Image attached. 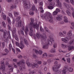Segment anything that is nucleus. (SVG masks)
Returning a JSON list of instances; mask_svg holds the SVG:
<instances>
[{
	"instance_id": "obj_1",
	"label": "nucleus",
	"mask_w": 74,
	"mask_h": 74,
	"mask_svg": "<svg viewBox=\"0 0 74 74\" xmlns=\"http://www.w3.org/2000/svg\"><path fill=\"white\" fill-rule=\"evenodd\" d=\"M47 15L45 16H44L43 14H42L41 15V16L42 18V19H45L46 20H47V21H48L49 20V18L48 17V16L49 18H50V20H49V22L51 23H53V17H52V16L51 15V14L49 12H47V14H46Z\"/></svg>"
},
{
	"instance_id": "obj_2",
	"label": "nucleus",
	"mask_w": 74,
	"mask_h": 74,
	"mask_svg": "<svg viewBox=\"0 0 74 74\" xmlns=\"http://www.w3.org/2000/svg\"><path fill=\"white\" fill-rule=\"evenodd\" d=\"M54 41V39L53 38H50V40L49 39H47V43H45L44 42L43 40H41V44L42 45H43V48L44 49H48V45H52V42Z\"/></svg>"
},
{
	"instance_id": "obj_3",
	"label": "nucleus",
	"mask_w": 74,
	"mask_h": 74,
	"mask_svg": "<svg viewBox=\"0 0 74 74\" xmlns=\"http://www.w3.org/2000/svg\"><path fill=\"white\" fill-rule=\"evenodd\" d=\"M36 36L37 37L38 39H39L40 38H41V41H43L42 40H44L45 41L47 40V36L45 34L43 33L42 35L40 34L39 33L37 32L36 34Z\"/></svg>"
},
{
	"instance_id": "obj_4",
	"label": "nucleus",
	"mask_w": 74,
	"mask_h": 74,
	"mask_svg": "<svg viewBox=\"0 0 74 74\" xmlns=\"http://www.w3.org/2000/svg\"><path fill=\"white\" fill-rule=\"evenodd\" d=\"M60 67V64H59L57 65H54L52 67V69L53 71L56 72V73H58L60 72V71H59L58 69Z\"/></svg>"
},
{
	"instance_id": "obj_5",
	"label": "nucleus",
	"mask_w": 74,
	"mask_h": 74,
	"mask_svg": "<svg viewBox=\"0 0 74 74\" xmlns=\"http://www.w3.org/2000/svg\"><path fill=\"white\" fill-rule=\"evenodd\" d=\"M27 26L28 27L31 26L33 28H34V29H36H36L37 30H38V27H39V25H37V23H33V24L29 25H28Z\"/></svg>"
},
{
	"instance_id": "obj_6",
	"label": "nucleus",
	"mask_w": 74,
	"mask_h": 74,
	"mask_svg": "<svg viewBox=\"0 0 74 74\" xmlns=\"http://www.w3.org/2000/svg\"><path fill=\"white\" fill-rule=\"evenodd\" d=\"M1 68L3 71H5V63L3 62H1Z\"/></svg>"
},
{
	"instance_id": "obj_7",
	"label": "nucleus",
	"mask_w": 74,
	"mask_h": 74,
	"mask_svg": "<svg viewBox=\"0 0 74 74\" xmlns=\"http://www.w3.org/2000/svg\"><path fill=\"white\" fill-rule=\"evenodd\" d=\"M67 71H68V67L66 66H64V70L62 71V74H66V72H67Z\"/></svg>"
},
{
	"instance_id": "obj_8",
	"label": "nucleus",
	"mask_w": 74,
	"mask_h": 74,
	"mask_svg": "<svg viewBox=\"0 0 74 74\" xmlns=\"http://www.w3.org/2000/svg\"><path fill=\"white\" fill-rule=\"evenodd\" d=\"M16 46L19 47L21 49H23V48L25 47V45H24V47L23 46V45H21V44H20L21 45H19V43L17 42H16Z\"/></svg>"
},
{
	"instance_id": "obj_9",
	"label": "nucleus",
	"mask_w": 74,
	"mask_h": 74,
	"mask_svg": "<svg viewBox=\"0 0 74 74\" xmlns=\"http://www.w3.org/2000/svg\"><path fill=\"white\" fill-rule=\"evenodd\" d=\"M35 67L37 69L39 68V66L36 63H34L32 65V67L33 69L35 68Z\"/></svg>"
},
{
	"instance_id": "obj_10",
	"label": "nucleus",
	"mask_w": 74,
	"mask_h": 74,
	"mask_svg": "<svg viewBox=\"0 0 74 74\" xmlns=\"http://www.w3.org/2000/svg\"><path fill=\"white\" fill-rule=\"evenodd\" d=\"M57 3V4L58 7H59L60 9H62V4L59 1V0H56Z\"/></svg>"
},
{
	"instance_id": "obj_11",
	"label": "nucleus",
	"mask_w": 74,
	"mask_h": 74,
	"mask_svg": "<svg viewBox=\"0 0 74 74\" xmlns=\"http://www.w3.org/2000/svg\"><path fill=\"white\" fill-rule=\"evenodd\" d=\"M30 6H31V5L30 4H29L28 5V4L27 3H25L24 4V7L25 8H26L29 9V8H30Z\"/></svg>"
},
{
	"instance_id": "obj_12",
	"label": "nucleus",
	"mask_w": 74,
	"mask_h": 74,
	"mask_svg": "<svg viewBox=\"0 0 74 74\" xmlns=\"http://www.w3.org/2000/svg\"><path fill=\"white\" fill-rule=\"evenodd\" d=\"M35 52L36 54L39 53V55H42V51L41 50H39L38 51V50H35Z\"/></svg>"
},
{
	"instance_id": "obj_13",
	"label": "nucleus",
	"mask_w": 74,
	"mask_h": 74,
	"mask_svg": "<svg viewBox=\"0 0 74 74\" xmlns=\"http://www.w3.org/2000/svg\"><path fill=\"white\" fill-rule=\"evenodd\" d=\"M31 21V22L29 24H28L27 25V26H29L32 24H33V23H34V19L33 18H31L30 19Z\"/></svg>"
},
{
	"instance_id": "obj_14",
	"label": "nucleus",
	"mask_w": 74,
	"mask_h": 74,
	"mask_svg": "<svg viewBox=\"0 0 74 74\" xmlns=\"http://www.w3.org/2000/svg\"><path fill=\"white\" fill-rule=\"evenodd\" d=\"M43 5V2H41L40 3H39V5L40 6L39 7V9L42 10H43V8L42 7V5Z\"/></svg>"
},
{
	"instance_id": "obj_15",
	"label": "nucleus",
	"mask_w": 74,
	"mask_h": 74,
	"mask_svg": "<svg viewBox=\"0 0 74 74\" xmlns=\"http://www.w3.org/2000/svg\"><path fill=\"white\" fill-rule=\"evenodd\" d=\"M21 25H22V21L20 20L18 23H17L16 26H18L19 27H20L21 26Z\"/></svg>"
},
{
	"instance_id": "obj_16",
	"label": "nucleus",
	"mask_w": 74,
	"mask_h": 74,
	"mask_svg": "<svg viewBox=\"0 0 74 74\" xmlns=\"http://www.w3.org/2000/svg\"><path fill=\"white\" fill-rule=\"evenodd\" d=\"M64 21L66 23H69V21H68V18L66 17V16H64Z\"/></svg>"
},
{
	"instance_id": "obj_17",
	"label": "nucleus",
	"mask_w": 74,
	"mask_h": 74,
	"mask_svg": "<svg viewBox=\"0 0 74 74\" xmlns=\"http://www.w3.org/2000/svg\"><path fill=\"white\" fill-rule=\"evenodd\" d=\"M12 32V36L13 37H14V35H15L16 34V28H13V29Z\"/></svg>"
},
{
	"instance_id": "obj_18",
	"label": "nucleus",
	"mask_w": 74,
	"mask_h": 74,
	"mask_svg": "<svg viewBox=\"0 0 74 74\" xmlns=\"http://www.w3.org/2000/svg\"><path fill=\"white\" fill-rule=\"evenodd\" d=\"M19 69L20 70V71H23V70H24V69H25V66H21L19 67Z\"/></svg>"
},
{
	"instance_id": "obj_19",
	"label": "nucleus",
	"mask_w": 74,
	"mask_h": 74,
	"mask_svg": "<svg viewBox=\"0 0 74 74\" xmlns=\"http://www.w3.org/2000/svg\"><path fill=\"white\" fill-rule=\"evenodd\" d=\"M67 40H68V38H62L61 39L62 41H64V42H67Z\"/></svg>"
},
{
	"instance_id": "obj_20",
	"label": "nucleus",
	"mask_w": 74,
	"mask_h": 74,
	"mask_svg": "<svg viewBox=\"0 0 74 74\" xmlns=\"http://www.w3.org/2000/svg\"><path fill=\"white\" fill-rule=\"evenodd\" d=\"M74 48V46H70L68 47V50L69 51H71V50H72Z\"/></svg>"
},
{
	"instance_id": "obj_21",
	"label": "nucleus",
	"mask_w": 74,
	"mask_h": 74,
	"mask_svg": "<svg viewBox=\"0 0 74 74\" xmlns=\"http://www.w3.org/2000/svg\"><path fill=\"white\" fill-rule=\"evenodd\" d=\"M20 39L21 40V42L20 44L21 45H23V47H24V45H23L22 42H23V38L22 37H20Z\"/></svg>"
},
{
	"instance_id": "obj_22",
	"label": "nucleus",
	"mask_w": 74,
	"mask_h": 74,
	"mask_svg": "<svg viewBox=\"0 0 74 74\" xmlns=\"http://www.w3.org/2000/svg\"><path fill=\"white\" fill-rule=\"evenodd\" d=\"M71 32H72L71 30H70L68 33V36L69 37L72 36V33H71Z\"/></svg>"
},
{
	"instance_id": "obj_23",
	"label": "nucleus",
	"mask_w": 74,
	"mask_h": 74,
	"mask_svg": "<svg viewBox=\"0 0 74 74\" xmlns=\"http://www.w3.org/2000/svg\"><path fill=\"white\" fill-rule=\"evenodd\" d=\"M7 21L8 22L9 24L10 25H11V20H10V18L8 17H7Z\"/></svg>"
},
{
	"instance_id": "obj_24",
	"label": "nucleus",
	"mask_w": 74,
	"mask_h": 74,
	"mask_svg": "<svg viewBox=\"0 0 74 74\" xmlns=\"http://www.w3.org/2000/svg\"><path fill=\"white\" fill-rule=\"evenodd\" d=\"M24 42L25 45H29V43H28L27 40H26V39H24Z\"/></svg>"
},
{
	"instance_id": "obj_25",
	"label": "nucleus",
	"mask_w": 74,
	"mask_h": 74,
	"mask_svg": "<svg viewBox=\"0 0 74 74\" xmlns=\"http://www.w3.org/2000/svg\"><path fill=\"white\" fill-rule=\"evenodd\" d=\"M66 12L67 13V15H68L69 16H71V14L70 13V12L69 10H66Z\"/></svg>"
},
{
	"instance_id": "obj_26",
	"label": "nucleus",
	"mask_w": 74,
	"mask_h": 74,
	"mask_svg": "<svg viewBox=\"0 0 74 74\" xmlns=\"http://www.w3.org/2000/svg\"><path fill=\"white\" fill-rule=\"evenodd\" d=\"M61 46L63 48H65L66 47H67V45H64V44H62L61 45Z\"/></svg>"
},
{
	"instance_id": "obj_27",
	"label": "nucleus",
	"mask_w": 74,
	"mask_h": 74,
	"mask_svg": "<svg viewBox=\"0 0 74 74\" xmlns=\"http://www.w3.org/2000/svg\"><path fill=\"white\" fill-rule=\"evenodd\" d=\"M21 19V17L19 16H18L16 19V22H18L19 20Z\"/></svg>"
},
{
	"instance_id": "obj_28",
	"label": "nucleus",
	"mask_w": 74,
	"mask_h": 74,
	"mask_svg": "<svg viewBox=\"0 0 74 74\" xmlns=\"http://www.w3.org/2000/svg\"><path fill=\"white\" fill-rule=\"evenodd\" d=\"M50 52L51 53H54V52H55V49L54 48H53L51 49L50 51Z\"/></svg>"
},
{
	"instance_id": "obj_29",
	"label": "nucleus",
	"mask_w": 74,
	"mask_h": 74,
	"mask_svg": "<svg viewBox=\"0 0 74 74\" xmlns=\"http://www.w3.org/2000/svg\"><path fill=\"white\" fill-rule=\"evenodd\" d=\"M14 38L15 40L17 41H18V39L17 37V35L16 34H15V35H14Z\"/></svg>"
},
{
	"instance_id": "obj_30",
	"label": "nucleus",
	"mask_w": 74,
	"mask_h": 74,
	"mask_svg": "<svg viewBox=\"0 0 74 74\" xmlns=\"http://www.w3.org/2000/svg\"><path fill=\"white\" fill-rule=\"evenodd\" d=\"M71 25L72 27H70L71 29H74V23L73 22L71 23Z\"/></svg>"
},
{
	"instance_id": "obj_31",
	"label": "nucleus",
	"mask_w": 74,
	"mask_h": 74,
	"mask_svg": "<svg viewBox=\"0 0 74 74\" xmlns=\"http://www.w3.org/2000/svg\"><path fill=\"white\" fill-rule=\"evenodd\" d=\"M53 6L51 5H49L47 7L49 9H50V10L51 9H53Z\"/></svg>"
},
{
	"instance_id": "obj_32",
	"label": "nucleus",
	"mask_w": 74,
	"mask_h": 74,
	"mask_svg": "<svg viewBox=\"0 0 74 74\" xmlns=\"http://www.w3.org/2000/svg\"><path fill=\"white\" fill-rule=\"evenodd\" d=\"M59 35L60 36H61V37H64L65 36L64 35V34H63L61 32H60Z\"/></svg>"
},
{
	"instance_id": "obj_33",
	"label": "nucleus",
	"mask_w": 74,
	"mask_h": 74,
	"mask_svg": "<svg viewBox=\"0 0 74 74\" xmlns=\"http://www.w3.org/2000/svg\"><path fill=\"white\" fill-rule=\"evenodd\" d=\"M56 20H57V21H61L62 20V18L60 17H56Z\"/></svg>"
},
{
	"instance_id": "obj_34",
	"label": "nucleus",
	"mask_w": 74,
	"mask_h": 74,
	"mask_svg": "<svg viewBox=\"0 0 74 74\" xmlns=\"http://www.w3.org/2000/svg\"><path fill=\"white\" fill-rule=\"evenodd\" d=\"M3 19L4 20H6L7 19V16L5 15H4L3 16Z\"/></svg>"
},
{
	"instance_id": "obj_35",
	"label": "nucleus",
	"mask_w": 74,
	"mask_h": 74,
	"mask_svg": "<svg viewBox=\"0 0 74 74\" xmlns=\"http://www.w3.org/2000/svg\"><path fill=\"white\" fill-rule=\"evenodd\" d=\"M2 25L4 27H5L6 26V25H5V22H4V21L2 22Z\"/></svg>"
},
{
	"instance_id": "obj_36",
	"label": "nucleus",
	"mask_w": 74,
	"mask_h": 74,
	"mask_svg": "<svg viewBox=\"0 0 74 74\" xmlns=\"http://www.w3.org/2000/svg\"><path fill=\"white\" fill-rule=\"evenodd\" d=\"M63 4H64V5L65 6V7H67V8H69V5L68 4H66V3L64 2L63 3Z\"/></svg>"
},
{
	"instance_id": "obj_37",
	"label": "nucleus",
	"mask_w": 74,
	"mask_h": 74,
	"mask_svg": "<svg viewBox=\"0 0 74 74\" xmlns=\"http://www.w3.org/2000/svg\"><path fill=\"white\" fill-rule=\"evenodd\" d=\"M71 9L72 11V15L73 17V18H74V9L73 8H72Z\"/></svg>"
},
{
	"instance_id": "obj_38",
	"label": "nucleus",
	"mask_w": 74,
	"mask_h": 74,
	"mask_svg": "<svg viewBox=\"0 0 74 74\" xmlns=\"http://www.w3.org/2000/svg\"><path fill=\"white\" fill-rule=\"evenodd\" d=\"M10 51H11V49L12 48V45H11V44H9V48Z\"/></svg>"
},
{
	"instance_id": "obj_39",
	"label": "nucleus",
	"mask_w": 74,
	"mask_h": 74,
	"mask_svg": "<svg viewBox=\"0 0 74 74\" xmlns=\"http://www.w3.org/2000/svg\"><path fill=\"white\" fill-rule=\"evenodd\" d=\"M3 37L4 38H5V40H7L8 39V36H7V35H3Z\"/></svg>"
},
{
	"instance_id": "obj_40",
	"label": "nucleus",
	"mask_w": 74,
	"mask_h": 74,
	"mask_svg": "<svg viewBox=\"0 0 74 74\" xmlns=\"http://www.w3.org/2000/svg\"><path fill=\"white\" fill-rule=\"evenodd\" d=\"M58 13V12L56 11H54L53 13V15H57Z\"/></svg>"
},
{
	"instance_id": "obj_41",
	"label": "nucleus",
	"mask_w": 74,
	"mask_h": 74,
	"mask_svg": "<svg viewBox=\"0 0 74 74\" xmlns=\"http://www.w3.org/2000/svg\"><path fill=\"white\" fill-rule=\"evenodd\" d=\"M34 73H35V72H34V71H30L29 74H34Z\"/></svg>"
},
{
	"instance_id": "obj_42",
	"label": "nucleus",
	"mask_w": 74,
	"mask_h": 74,
	"mask_svg": "<svg viewBox=\"0 0 74 74\" xmlns=\"http://www.w3.org/2000/svg\"><path fill=\"white\" fill-rule=\"evenodd\" d=\"M14 15H15V16H16V15H19V13L18 12H14Z\"/></svg>"
},
{
	"instance_id": "obj_43",
	"label": "nucleus",
	"mask_w": 74,
	"mask_h": 74,
	"mask_svg": "<svg viewBox=\"0 0 74 74\" xmlns=\"http://www.w3.org/2000/svg\"><path fill=\"white\" fill-rule=\"evenodd\" d=\"M69 71L70 72H73V69L71 67H70L69 69Z\"/></svg>"
},
{
	"instance_id": "obj_44",
	"label": "nucleus",
	"mask_w": 74,
	"mask_h": 74,
	"mask_svg": "<svg viewBox=\"0 0 74 74\" xmlns=\"http://www.w3.org/2000/svg\"><path fill=\"white\" fill-rule=\"evenodd\" d=\"M74 41V40H71L69 42V44H70V45H71L72 44H73V42Z\"/></svg>"
},
{
	"instance_id": "obj_45",
	"label": "nucleus",
	"mask_w": 74,
	"mask_h": 74,
	"mask_svg": "<svg viewBox=\"0 0 74 74\" xmlns=\"http://www.w3.org/2000/svg\"><path fill=\"white\" fill-rule=\"evenodd\" d=\"M49 5H55V3L53 2H52L51 3H49Z\"/></svg>"
},
{
	"instance_id": "obj_46",
	"label": "nucleus",
	"mask_w": 74,
	"mask_h": 74,
	"mask_svg": "<svg viewBox=\"0 0 74 74\" xmlns=\"http://www.w3.org/2000/svg\"><path fill=\"white\" fill-rule=\"evenodd\" d=\"M67 61L69 63H70V58H68L67 59Z\"/></svg>"
},
{
	"instance_id": "obj_47",
	"label": "nucleus",
	"mask_w": 74,
	"mask_h": 74,
	"mask_svg": "<svg viewBox=\"0 0 74 74\" xmlns=\"http://www.w3.org/2000/svg\"><path fill=\"white\" fill-rule=\"evenodd\" d=\"M21 61H19L17 62L16 64L17 66H20V65H21Z\"/></svg>"
},
{
	"instance_id": "obj_48",
	"label": "nucleus",
	"mask_w": 74,
	"mask_h": 74,
	"mask_svg": "<svg viewBox=\"0 0 74 74\" xmlns=\"http://www.w3.org/2000/svg\"><path fill=\"white\" fill-rule=\"evenodd\" d=\"M30 27H29V30H30V32H33V28L32 27L30 26Z\"/></svg>"
},
{
	"instance_id": "obj_49",
	"label": "nucleus",
	"mask_w": 74,
	"mask_h": 74,
	"mask_svg": "<svg viewBox=\"0 0 74 74\" xmlns=\"http://www.w3.org/2000/svg\"><path fill=\"white\" fill-rule=\"evenodd\" d=\"M20 62H21V63H23V64H25V60H24L23 59L21 60V61H20Z\"/></svg>"
},
{
	"instance_id": "obj_50",
	"label": "nucleus",
	"mask_w": 74,
	"mask_h": 74,
	"mask_svg": "<svg viewBox=\"0 0 74 74\" xmlns=\"http://www.w3.org/2000/svg\"><path fill=\"white\" fill-rule=\"evenodd\" d=\"M40 30L42 32H44V29L42 28V27H40Z\"/></svg>"
},
{
	"instance_id": "obj_51",
	"label": "nucleus",
	"mask_w": 74,
	"mask_h": 74,
	"mask_svg": "<svg viewBox=\"0 0 74 74\" xmlns=\"http://www.w3.org/2000/svg\"><path fill=\"white\" fill-rule=\"evenodd\" d=\"M32 11H34V10H35V6H32Z\"/></svg>"
},
{
	"instance_id": "obj_52",
	"label": "nucleus",
	"mask_w": 74,
	"mask_h": 74,
	"mask_svg": "<svg viewBox=\"0 0 74 74\" xmlns=\"http://www.w3.org/2000/svg\"><path fill=\"white\" fill-rule=\"evenodd\" d=\"M25 32H29V28L27 27L26 26L25 27Z\"/></svg>"
},
{
	"instance_id": "obj_53",
	"label": "nucleus",
	"mask_w": 74,
	"mask_h": 74,
	"mask_svg": "<svg viewBox=\"0 0 74 74\" xmlns=\"http://www.w3.org/2000/svg\"><path fill=\"white\" fill-rule=\"evenodd\" d=\"M57 17L58 18H62V15L60 14H58Z\"/></svg>"
},
{
	"instance_id": "obj_54",
	"label": "nucleus",
	"mask_w": 74,
	"mask_h": 74,
	"mask_svg": "<svg viewBox=\"0 0 74 74\" xmlns=\"http://www.w3.org/2000/svg\"><path fill=\"white\" fill-rule=\"evenodd\" d=\"M33 32H29V35L30 36H33Z\"/></svg>"
},
{
	"instance_id": "obj_55",
	"label": "nucleus",
	"mask_w": 74,
	"mask_h": 74,
	"mask_svg": "<svg viewBox=\"0 0 74 74\" xmlns=\"http://www.w3.org/2000/svg\"><path fill=\"white\" fill-rule=\"evenodd\" d=\"M2 47L3 48H4V46H5V43L4 42H2Z\"/></svg>"
},
{
	"instance_id": "obj_56",
	"label": "nucleus",
	"mask_w": 74,
	"mask_h": 74,
	"mask_svg": "<svg viewBox=\"0 0 74 74\" xmlns=\"http://www.w3.org/2000/svg\"><path fill=\"white\" fill-rule=\"evenodd\" d=\"M14 8H16V6H14V5L12 6L11 7V9L13 10Z\"/></svg>"
},
{
	"instance_id": "obj_57",
	"label": "nucleus",
	"mask_w": 74,
	"mask_h": 74,
	"mask_svg": "<svg viewBox=\"0 0 74 74\" xmlns=\"http://www.w3.org/2000/svg\"><path fill=\"white\" fill-rule=\"evenodd\" d=\"M27 64V65L28 67H31V66H32V64H30V63L29 62V63H28Z\"/></svg>"
},
{
	"instance_id": "obj_58",
	"label": "nucleus",
	"mask_w": 74,
	"mask_h": 74,
	"mask_svg": "<svg viewBox=\"0 0 74 74\" xmlns=\"http://www.w3.org/2000/svg\"><path fill=\"white\" fill-rule=\"evenodd\" d=\"M4 33L3 36H5L6 35H7V30H5L4 31Z\"/></svg>"
},
{
	"instance_id": "obj_59",
	"label": "nucleus",
	"mask_w": 74,
	"mask_h": 74,
	"mask_svg": "<svg viewBox=\"0 0 74 74\" xmlns=\"http://www.w3.org/2000/svg\"><path fill=\"white\" fill-rule=\"evenodd\" d=\"M21 33L23 36H24V33H23V30H21Z\"/></svg>"
},
{
	"instance_id": "obj_60",
	"label": "nucleus",
	"mask_w": 74,
	"mask_h": 74,
	"mask_svg": "<svg viewBox=\"0 0 74 74\" xmlns=\"http://www.w3.org/2000/svg\"><path fill=\"white\" fill-rule=\"evenodd\" d=\"M5 51L6 53H8V52H9V51H8V50L7 49H5Z\"/></svg>"
},
{
	"instance_id": "obj_61",
	"label": "nucleus",
	"mask_w": 74,
	"mask_h": 74,
	"mask_svg": "<svg viewBox=\"0 0 74 74\" xmlns=\"http://www.w3.org/2000/svg\"><path fill=\"white\" fill-rule=\"evenodd\" d=\"M44 28L46 32H48V29L47 27H45Z\"/></svg>"
},
{
	"instance_id": "obj_62",
	"label": "nucleus",
	"mask_w": 74,
	"mask_h": 74,
	"mask_svg": "<svg viewBox=\"0 0 74 74\" xmlns=\"http://www.w3.org/2000/svg\"><path fill=\"white\" fill-rule=\"evenodd\" d=\"M49 57H52V58H53V57H54L55 56L54 55L50 54L49 55Z\"/></svg>"
},
{
	"instance_id": "obj_63",
	"label": "nucleus",
	"mask_w": 74,
	"mask_h": 74,
	"mask_svg": "<svg viewBox=\"0 0 74 74\" xmlns=\"http://www.w3.org/2000/svg\"><path fill=\"white\" fill-rule=\"evenodd\" d=\"M29 14L31 15H34V12H29Z\"/></svg>"
},
{
	"instance_id": "obj_64",
	"label": "nucleus",
	"mask_w": 74,
	"mask_h": 74,
	"mask_svg": "<svg viewBox=\"0 0 74 74\" xmlns=\"http://www.w3.org/2000/svg\"><path fill=\"white\" fill-rule=\"evenodd\" d=\"M17 60H18L16 59H14L13 60V61L14 62H16Z\"/></svg>"
}]
</instances>
